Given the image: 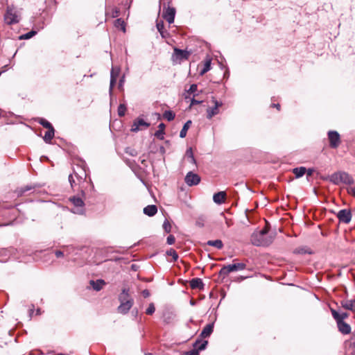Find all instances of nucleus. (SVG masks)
I'll list each match as a JSON object with an SVG mask.
<instances>
[{
  "mask_svg": "<svg viewBox=\"0 0 355 355\" xmlns=\"http://www.w3.org/2000/svg\"><path fill=\"white\" fill-rule=\"evenodd\" d=\"M275 234V232L269 233L268 228L265 227L259 231L254 232L251 235L250 241L254 245L266 247L273 242Z\"/></svg>",
  "mask_w": 355,
  "mask_h": 355,
  "instance_id": "nucleus-1",
  "label": "nucleus"
},
{
  "mask_svg": "<svg viewBox=\"0 0 355 355\" xmlns=\"http://www.w3.org/2000/svg\"><path fill=\"white\" fill-rule=\"evenodd\" d=\"M87 178L86 171L84 168L77 166V170L73 169V173L69 175V182L72 189L75 191L80 189V194L85 196L82 184L85 183Z\"/></svg>",
  "mask_w": 355,
  "mask_h": 355,
  "instance_id": "nucleus-2",
  "label": "nucleus"
},
{
  "mask_svg": "<svg viewBox=\"0 0 355 355\" xmlns=\"http://www.w3.org/2000/svg\"><path fill=\"white\" fill-rule=\"evenodd\" d=\"M329 180L336 185H338L341 183L352 185L354 183L352 175L345 171H338L333 173L330 176Z\"/></svg>",
  "mask_w": 355,
  "mask_h": 355,
  "instance_id": "nucleus-3",
  "label": "nucleus"
},
{
  "mask_svg": "<svg viewBox=\"0 0 355 355\" xmlns=\"http://www.w3.org/2000/svg\"><path fill=\"white\" fill-rule=\"evenodd\" d=\"M69 200L73 205V207L71 209V212L80 215L85 214V203L82 197L79 196H74L69 198Z\"/></svg>",
  "mask_w": 355,
  "mask_h": 355,
  "instance_id": "nucleus-4",
  "label": "nucleus"
},
{
  "mask_svg": "<svg viewBox=\"0 0 355 355\" xmlns=\"http://www.w3.org/2000/svg\"><path fill=\"white\" fill-rule=\"evenodd\" d=\"M246 265L243 263H237L230 264L227 266H224L219 271L220 276L225 278L227 277L230 272L243 270L245 269Z\"/></svg>",
  "mask_w": 355,
  "mask_h": 355,
  "instance_id": "nucleus-5",
  "label": "nucleus"
},
{
  "mask_svg": "<svg viewBox=\"0 0 355 355\" xmlns=\"http://www.w3.org/2000/svg\"><path fill=\"white\" fill-rule=\"evenodd\" d=\"M19 19L20 16L15 8L12 6H8L4 15V20L6 23L9 25L17 24L19 21Z\"/></svg>",
  "mask_w": 355,
  "mask_h": 355,
  "instance_id": "nucleus-6",
  "label": "nucleus"
},
{
  "mask_svg": "<svg viewBox=\"0 0 355 355\" xmlns=\"http://www.w3.org/2000/svg\"><path fill=\"white\" fill-rule=\"evenodd\" d=\"M169 3L170 2H168L167 6L164 3L162 17L171 24L174 22L176 10L175 8L171 7Z\"/></svg>",
  "mask_w": 355,
  "mask_h": 355,
  "instance_id": "nucleus-7",
  "label": "nucleus"
},
{
  "mask_svg": "<svg viewBox=\"0 0 355 355\" xmlns=\"http://www.w3.org/2000/svg\"><path fill=\"white\" fill-rule=\"evenodd\" d=\"M327 136L329 141V146L334 149L337 148L341 142L339 133L336 130H329L327 132Z\"/></svg>",
  "mask_w": 355,
  "mask_h": 355,
  "instance_id": "nucleus-8",
  "label": "nucleus"
},
{
  "mask_svg": "<svg viewBox=\"0 0 355 355\" xmlns=\"http://www.w3.org/2000/svg\"><path fill=\"white\" fill-rule=\"evenodd\" d=\"M211 101L214 105L207 109V118L208 119H211L214 116L218 114L219 113V107L223 105V103L217 101L214 97H212Z\"/></svg>",
  "mask_w": 355,
  "mask_h": 355,
  "instance_id": "nucleus-9",
  "label": "nucleus"
},
{
  "mask_svg": "<svg viewBox=\"0 0 355 355\" xmlns=\"http://www.w3.org/2000/svg\"><path fill=\"white\" fill-rule=\"evenodd\" d=\"M184 180L187 185L193 186L197 185L200 182V178L198 174L190 171L187 174Z\"/></svg>",
  "mask_w": 355,
  "mask_h": 355,
  "instance_id": "nucleus-10",
  "label": "nucleus"
},
{
  "mask_svg": "<svg viewBox=\"0 0 355 355\" xmlns=\"http://www.w3.org/2000/svg\"><path fill=\"white\" fill-rule=\"evenodd\" d=\"M144 126L145 128H147L150 126V123L145 121L143 119L137 118L133 122V124L131 127L130 130L132 132H137L141 130V127Z\"/></svg>",
  "mask_w": 355,
  "mask_h": 355,
  "instance_id": "nucleus-11",
  "label": "nucleus"
},
{
  "mask_svg": "<svg viewBox=\"0 0 355 355\" xmlns=\"http://www.w3.org/2000/svg\"><path fill=\"white\" fill-rule=\"evenodd\" d=\"M337 217L340 222L349 223L352 219V213L349 209H341L338 212Z\"/></svg>",
  "mask_w": 355,
  "mask_h": 355,
  "instance_id": "nucleus-12",
  "label": "nucleus"
},
{
  "mask_svg": "<svg viewBox=\"0 0 355 355\" xmlns=\"http://www.w3.org/2000/svg\"><path fill=\"white\" fill-rule=\"evenodd\" d=\"M134 301H125L120 302V305L118 306V312L122 314H126L133 306Z\"/></svg>",
  "mask_w": 355,
  "mask_h": 355,
  "instance_id": "nucleus-13",
  "label": "nucleus"
},
{
  "mask_svg": "<svg viewBox=\"0 0 355 355\" xmlns=\"http://www.w3.org/2000/svg\"><path fill=\"white\" fill-rule=\"evenodd\" d=\"M189 55H190V53L186 50H181L178 48L174 49L173 56L175 57V59H177V60H187L189 58Z\"/></svg>",
  "mask_w": 355,
  "mask_h": 355,
  "instance_id": "nucleus-14",
  "label": "nucleus"
},
{
  "mask_svg": "<svg viewBox=\"0 0 355 355\" xmlns=\"http://www.w3.org/2000/svg\"><path fill=\"white\" fill-rule=\"evenodd\" d=\"M338 331L344 334H349L351 333V327L344 321L336 322Z\"/></svg>",
  "mask_w": 355,
  "mask_h": 355,
  "instance_id": "nucleus-15",
  "label": "nucleus"
},
{
  "mask_svg": "<svg viewBox=\"0 0 355 355\" xmlns=\"http://www.w3.org/2000/svg\"><path fill=\"white\" fill-rule=\"evenodd\" d=\"M119 302H125V301H134L133 298L131 297L130 294V289L128 288H123L119 295Z\"/></svg>",
  "mask_w": 355,
  "mask_h": 355,
  "instance_id": "nucleus-16",
  "label": "nucleus"
},
{
  "mask_svg": "<svg viewBox=\"0 0 355 355\" xmlns=\"http://www.w3.org/2000/svg\"><path fill=\"white\" fill-rule=\"evenodd\" d=\"M340 303L344 309L355 312V298L352 300H343Z\"/></svg>",
  "mask_w": 355,
  "mask_h": 355,
  "instance_id": "nucleus-17",
  "label": "nucleus"
},
{
  "mask_svg": "<svg viewBox=\"0 0 355 355\" xmlns=\"http://www.w3.org/2000/svg\"><path fill=\"white\" fill-rule=\"evenodd\" d=\"M226 198V193L225 191H220L214 194L213 200L218 205L222 204Z\"/></svg>",
  "mask_w": 355,
  "mask_h": 355,
  "instance_id": "nucleus-18",
  "label": "nucleus"
},
{
  "mask_svg": "<svg viewBox=\"0 0 355 355\" xmlns=\"http://www.w3.org/2000/svg\"><path fill=\"white\" fill-rule=\"evenodd\" d=\"M213 330H214V324L213 323L208 324L203 328L200 336L201 338H207L211 334V333L213 332Z\"/></svg>",
  "mask_w": 355,
  "mask_h": 355,
  "instance_id": "nucleus-19",
  "label": "nucleus"
},
{
  "mask_svg": "<svg viewBox=\"0 0 355 355\" xmlns=\"http://www.w3.org/2000/svg\"><path fill=\"white\" fill-rule=\"evenodd\" d=\"M157 212V208L156 205H150L144 208V214L148 216H153Z\"/></svg>",
  "mask_w": 355,
  "mask_h": 355,
  "instance_id": "nucleus-20",
  "label": "nucleus"
},
{
  "mask_svg": "<svg viewBox=\"0 0 355 355\" xmlns=\"http://www.w3.org/2000/svg\"><path fill=\"white\" fill-rule=\"evenodd\" d=\"M331 311L333 318L336 320V322L344 321V319L348 317V314L345 312L339 313L334 309H331Z\"/></svg>",
  "mask_w": 355,
  "mask_h": 355,
  "instance_id": "nucleus-21",
  "label": "nucleus"
},
{
  "mask_svg": "<svg viewBox=\"0 0 355 355\" xmlns=\"http://www.w3.org/2000/svg\"><path fill=\"white\" fill-rule=\"evenodd\" d=\"M190 286L193 289L196 288H203L204 284L201 279L200 278H193L190 281Z\"/></svg>",
  "mask_w": 355,
  "mask_h": 355,
  "instance_id": "nucleus-22",
  "label": "nucleus"
},
{
  "mask_svg": "<svg viewBox=\"0 0 355 355\" xmlns=\"http://www.w3.org/2000/svg\"><path fill=\"white\" fill-rule=\"evenodd\" d=\"M105 284V282L103 279H98L96 281H94V280L90 281V285L96 291H101L103 288V286Z\"/></svg>",
  "mask_w": 355,
  "mask_h": 355,
  "instance_id": "nucleus-23",
  "label": "nucleus"
},
{
  "mask_svg": "<svg viewBox=\"0 0 355 355\" xmlns=\"http://www.w3.org/2000/svg\"><path fill=\"white\" fill-rule=\"evenodd\" d=\"M165 125L163 123H161L158 125V130L155 132V137H156L157 139L160 140L164 139V135L165 134L164 129H165Z\"/></svg>",
  "mask_w": 355,
  "mask_h": 355,
  "instance_id": "nucleus-24",
  "label": "nucleus"
},
{
  "mask_svg": "<svg viewBox=\"0 0 355 355\" xmlns=\"http://www.w3.org/2000/svg\"><path fill=\"white\" fill-rule=\"evenodd\" d=\"M156 27L159 33H160L162 37L166 38L168 33L167 31H164V24L162 21H157Z\"/></svg>",
  "mask_w": 355,
  "mask_h": 355,
  "instance_id": "nucleus-25",
  "label": "nucleus"
},
{
  "mask_svg": "<svg viewBox=\"0 0 355 355\" xmlns=\"http://www.w3.org/2000/svg\"><path fill=\"white\" fill-rule=\"evenodd\" d=\"M185 157L187 159L188 162L191 163L193 165L196 164V161L193 155V153L191 148H189L187 150L185 153Z\"/></svg>",
  "mask_w": 355,
  "mask_h": 355,
  "instance_id": "nucleus-26",
  "label": "nucleus"
},
{
  "mask_svg": "<svg viewBox=\"0 0 355 355\" xmlns=\"http://www.w3.org/2000/svg\"><path fill=\"white\" fill-rule=\"evenodd\" d=\"M191 123H192L191 121L189 120L184 124V125L180 132V138H184L186 137L187 131H188L189 128H190Z\"/></svg>",
  "mask_w": 355,
  "mask_h": 355,
  "instance_id": "nucleus-27",
  "label": "nucleus"
},
{
  "mask_svg": "<svg viewBox=\"0 0 355 355\" xmlns=\"http://www.w3.org/2000/svg\"><path fill=\"white\" fill-rule=\"evenodd\" d=\"M208 344V342L207 340H204L203 342H201L200 340H197L195 343L193 344V347L196 348V350L202 351L205 349Z\"/></svg>",
  "mask_w": 355,
  "mask_h": 355,
  "instance_id": "nucleus-28",
  "label": "nucleus"
},
{
  "mask_svg": "<svg viewBox=\"0 0 355 355\" xmlns=\"http://www.w3.org/2000/svg\"><path fill=\"white\" fill-rule=\"evenodd\" d=\"M207 244L209 246H213L216 248L217 249H221L223 247V243L221 240L216 239L214 241H208Z\"/></svg>",
  "mask_w": 355,
  "mask_h": 355,
  "instance_id": "nucleus-29",
  "label": "nucleus"
},
{
  "mask_svg": "<svg viewBox=\"0 0 355 355\" xmlns=\"http://www.w3.org/2000/svg\"><path fill=\"white\" fill-rule=\"evenodd\" d=\"M53 137H54V128H50L46 132L44 137V140L46 143H49L51 141V139H53Z\"/></svg>",
  "mask_w": 355,
  "mask_h": 355,
  "instance_id": "nucleus-30",
  "label": "nucleus"
},
{
  "mask_svg": "<svg viewBox=\"0 0 355 355\" xmlns=\"http://www.w3.org/2000/svg\"><path fill=\"white\" fill-rule=\"evenodd\" d=\"M293 173L295 175L296 178H299L302 177L305 172H306V168L305 167H299V168H295L293 170Z\"/></svg>",
  "mask_w": 355,
  "mask_h": 355,
  "instance_id": "nucleus-31",
  "label": "nucleus"
},
{
  "mask_svg": "<svg viewBox=\"0 0 355 355\" xmlns=\"http://www.w3.org/2000/svg\"><path fill=\"white\" fill-rule=\"evenodd\" d=\"M36 34H37V31L33 30V31H31L25 34L21 35L19 37V40H28V39H31V37H33V36H35Z\"/></svg>",
  "mask_w": 355,
  "mask_h": 355,
  "instance_id": "nucleus-32",
  "label": "nucleus"
},
{
  "mask_svg": "<svg viewBox=\"0 0 355 355\" xmlns=\"http://www.w3.org/2000/svg\"><path fill=\"white\" fill-rule=\"evenodd\" d=\"M163 116L167 121H171L175 119V114L171 110H166L163 114Z\"/></svg>",
  "mask_w": 355,
  "mask_h": 355,
  "instance_id": "nucleus-33",
  "label": "nucleus"
},
{
  "mask_svg": "<svg viewBox=\"0 0 355 355\" xmlns=\"http://www.w3.org/2000/svg\"><path fill=\"white\" fill-rule=\"evenodd\" d=\"M211 69V60L207 59L203 69L200 71V75H203Z\"/></svg>",
  "mask_w": 355,
  "mask_h": 355,
  "instance_id": "nucleus-34",
  "label": "nucleus"
},
{
  "mask_svg": "<svg viewBox=\"0 0 355 355\" xmlns=\"http://www.w3.org/2000/svg\"><path fill=\"white\" fill-rule=\"evenodd\" d=\"M39 123L40 124H41L43 127L47 128L48 130L50 129V128H53V127L52 126V125L51 124L50 122H49L48 121H46V119H40V121H39Z\"/></svg>",
  "mask_w": 355,
  "mask_h": 355,
  "instance_id": "nucleus-35",
  "label": "nucleus"
},
{
  "mask_svg": "<svg viewBox=\"0 0 355 355\" xmlns=\"http://www.w3.org/2000/svg\"><path fill=\"white\" fill-rule=\"evenodd\" d=\"M126 112V106L124 104H120L118 107V114L120 116H123Z\"/></svg>",
  "mask_w": 355,
  "mask_h": 355,
  "instance_id": "nucleus-36",
  "label": "nucleus"
},
{
  "mask_svg": "<svg viewBox=\"0 0 355 355\" xmlns=\"http://www.w3.org/2000/svg\"><path fill=\"white\" fill-rule=\"evenodd\" d=\"M167 255L171 256L174 261H177L178 259V254L176 251L173 249H170L166 252Z\"/></svg>",
  "mask_w": 355,
  "mask_h": 355,
  "instance_id": "nucleus-37",
  "label": "nucleus"
},
{
  "mask_svg": "<svg viewBox=\"0 0 355 355\" xmlns=\"http://www.w3.org/2000/svg\"><path fill=\"white\" fill-rule=\"evenodd\" d=\"M205 218L203 216H199L196 221V225L199 227H202L205 225Z\"/></svg>",
  "mask_w": 355,
  "mask_h": 355,
  "instance_id": "nucleus-38",
  "label": "nucleus"
},
{
  "mask_svg": "<svg viewBox=\"0 0 355 355\" xmlns=\"http://www.w3.org/2000/svg\"><path fill=\"white\" fill-rule=\"evenodd\" d=\"M155 307L153 303H150L148 307L146 310V313L147 315H152L155 313Z\"/></svg>",
  "mask_w": 355,
  "mask_h": 355,
  "instance_id": "nucleus-39",
  "label": "nucleus"
},
{
  "mask_svg": "<svg viewBox=\"0 0 355 355\" xmlns=\"http://www.w3.org/2000/svg\"><path fill=\"white\" fill-rule=\"evenodd\" d=\"M116 79L117 78H115L114 76H111V77H110V89H109L110 95L112 94V89L116 83Z\"/></svg>",
  "mask_w": 355,
  "mask_h": 355,
  "instance_id": "nucleus-40",
  "label": "nucleus"
},
{
  "mask_svg": "<svg viewBox=\"0 0 355 355\" xmlns=\"http://www.w3.org/2000/svg\"><path fill=\"white\" fill-rule=\"evenodd\" d=\"M116 79L117 78H115L114 76H111V77H110V89H109L110 95L112 94V89L116 83Z\"/></svg>",
  "mask_w": 355,
  "mask_h": 355,
  "instance_id": "nucleus-41",
  "label": "nucleus"
},
{
  "mask_svg": "<svg viewBox=\"0 0 355 355\" xmlns=\"http://www.w3.org/2000/svg\"><path fill=\"white\" fill-rule=\"evenodd\" d=\"M125 153H127L132 157L137 155V151L135 149L130 148V147L126 148L125 150Z\"/></svg>",
  "mask_w": 355,
  "mask_h": 355,
  "instance_id": "nucleus-42",
  "label": "nucleus"
},
{
  "mask_svg": "<svg viewBox=\"0 0 355 355\" xmlns=\"http://www.w3.org/2000/svg\"><path fill=\"white\" fill-rule=\"evenodd\" d=\"M120 73V68L119 67H112L110 73V76H114L115 78H117Z\"/></svg>",
  "mask_w": 355,
  "mask_h": 355,
  "instance_id": "nucleus-43",
  "label": "nucleus"
},
{
  "mask_svg": "<svg viewBox=\"0 0 355 355\" xmlns=\"http://www.w3.org/2000/svg\"><path fill=\"white\" fill-rule=\"evenodd\" d=\"M163 228L165 230V232H167V233L171 232V225L170 223L167 220H164V222L163 223Z\"/></svg>",
  "mask_w": 355,
  "mask_h": 355,
  "instance_id": "nucleus-44",
  "label": "nucleus"
},
{
  "mask_svg": "<svg viewBox=\"0 0 355 355\" xmlns=\"http://www.w3.org/2000/svg\"><path fill=\"white\" fill-rule=\"evenodd\" d=\"M198 86L196 84H192L189 89L187 91L188 94H194L197 91Z\"/></svg>",
  "mask_w": 355,
  "mask_h": 355,
  "instance_id": "nucleus-45",
  "label": "nucleus"
},
{
  "mask_svg": "<svg viewBox=\"0 0 355 355\" xmlns=\"http://www.w3.org/2000/svg\"><path fill=\"white\" fill-rule=\"evenodd\" d=\"M115 26H121L123 31V32L125 31V26H124V21L121 19H117L115 21Z\"/></svg>",
  "mask_w": 355,
  "mask_h": 355,
  "instance_id": "nucleus-46",
  "label": "nucleus"
},
{
  "mask_svg": "<svg viewBox=\"0 0 355 355\" xmlns=\"http://www.w3.org/2000/svg\"><path fill=\"white\" fill-rule=\"evenodd\" d=\"M119 10L117 8H112V17L115 18L119 15Z\"/></svg>",
  "mask_w": 355,
  "mask_h": 355,
  "instance_id": "nucleus-47",
  "label": "nucleus"
},
{
  "mask_svg": "<svg viewBox=\"0 0 355 355\" xmlns=\"http://www.w3.org/2000/svg\"><path fill=\"white\" fill-rule=\"evenodd\" d=\"M175 239L174 237V236L173 235H169L168 237H167V239H166V242L168 245H172L175 243Z\"/></svg>",
  "mask_w": 355,
  "mask_h": 355,
  "instance_id": "nucleus-48",
  "label": "nucleus"
},
{
  "mask_svg": "<svg viewBox=\"0 0 355 355\" xmlns=\"http://www.w3.org/2000/svg\"><path fill=\"white\" fill-rule=\"evenodd\" d=\"M195 94H193V98L191 99V104H190V107L192 106V105H198V104H200L202 101H198V100H196L194 98L195 97Z\"/></svg>",
  "mask_w": 355,
  "mask_h": 355,
  "instance_id": "nucleus-49",
  "label": "nucleus"
},
{
  "mask_svg": "<svg viewBox=\"0 0 355 355\" xmlns=\"http://www.w3.org/2000/svg\"><path fill=\"white\" fill-rule=\"evenodd\" d=\"M182 355H199L198 350L193 349L187 352H184Z\"/></svg>",
  "mask_w": 355,
  "mask_h": 355,
  "instance_id": "nucleus-50",
  "label": "nucleus"
},
{
  "mask_svg": "<svg viewBox=\"0 0 355 355\" xmlns=\"http://www.w3.org/2000/svg\"><path fill=\"white\" fill-rule=\"evenodd\" d=\"M33 188V187L26 186L25 187L21 188L19 192H20L21 194H23L25 192L31 190Z\"/></svg>",
  "mask_w": 355,
  "mask_h": 355,
  "instance_id": "nucleus-51",
  "label": "nucleus"
},
{
  "mask_svg": "<svg viewBox=\"0 0 355 355\" xmlns=\"http://www.w3.org/2000/svg\"><path fill=\"white\" fill-rule=\"evenodd\" d=\"M55 254L58 258L62 257L64 256V252L61 250H56Z\"/></svg>",
  "mask_w": 355,
  "mask_h": 355,
  "instance_id": "nucleus-52",
  "label": "nucleus"
},
{
  "mask_svg": "<svg viewBox=\"0 0 355 355\" xmlns=\"http://www.w3.org/2000/svg\"><path fill=\"white\" fill-rule=\"evenodd\" d=\"M141 293H142L143 297L145 298L150 296V292L147 289L144 290Z\"/></svg>",
  "mask_w": 355,
  "mask_h": 355,
  "instance_id": "nucleus-53",
  "label": "nucleus"
},
{
  "mask_svg": "<svg viewBox=\"0 0 355 355\" xmlns=\"http://www.w3.org/2000/svg\"><path fill=\"white\" fill-rule=\"evenodd\" d=\"M348 193L355 197V188L351 187L348 189Z\"/></svg>",
  "mask_w": 355,
  "mask_h": 355,
  "instance_id": "nucleus-54",
  "label": "nucleus"
},
{
  "mask_svg": "<svg viewBox=\"0 0 355 355\" xmlns=\"http://www.w3.org/2000/svg\"><path fill=\"white\" fill-rule=\"evenodd\" d=\"M124 83V76H123L120 80L119 83V87H122Z\"/></svg>",
  "mask_w": 355,
  "mask_h": 355,
  "instance_id": "nucleus-55",
  "label": "nucleus"
},
{
  "mask_svg": "<svg viewBox=\"0 0 355 355\" xmlns=\"http://www.w3.org/2000/svg\"><path fill=\"white\" fill-rule=\"evenodd\" d=\"M272 106L277 107L279 110L280 105L279 104H272Z\"/></svg>",
  "mask_w": 355,
  "mask_h": 355,
  "instance_id": "nucleus-56",
  "label": "nucleus"
},
{
  "mask_svg": "<svg viewBox=\"0 0 355 355\" xmlns=\"http://www.w3.org/2000/svg\"><path fill=\"white\" fill-rule=\"evenodd\" d=\"M164 322H165L166 323H168V322H170V321H169V318H166L164 319Z\"/></svg>",
  "mask_w": 355,
  "mask_h": 355,
  "instance_id": "nucleus-57",
  "label": "nucleus"
},
{
  "mask_svg": "<svg viewBox=\"0 0 355 355\" xmlns=\"http://www.w3.org/2000/svg\"><path fill=\"white\" fill-rule=\"evenodd\" d=\"M145 355H153L151 353H146Z\"/></svg>",
  "mask_w": 355,
  "mask_h": 355,
  "instance_id": "nucleus-58",
  "label": "nucleus"
},
{
  "mask_svg": "<svg viewBox=\"0 0 355 355\" xmlns=\"http://www.w3.org/2000/svg\"><path fill=\"white\" fill-rule=\"evenodd\" d=\"M189 96L187 95L185 96V98H188Z\"/></svg>",
  "mask_w": 355,
  "mask_h": 355,
  "instance_id": "nucleus-59",
  "label": "nucleus"
},
{
  "mask_svg": "<svg viewBox=\"0 0 355 355\" xmlns=\"http://www.w3.org/2000/svg\"><path fill=\"white\" fill-rule=\"evenodd\" d=\"M63 248H66L67 250L68 249V247H66V246H64Z\"/></svg>",
  "mask_w": 355,
  "mask_h": 355,
  "instance_id": "nucleus-60",
  "label": "nucleus"
}]
</instances>
